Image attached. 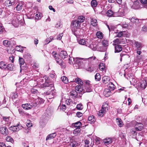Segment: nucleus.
<instances>
[{
    "instance_id": "obj_1",
    "label": "nucleus",
    "mask_w": 147,
    "mask_h": 147,
    "mask_svg": "<svg viewBox=\"0 0 147 147\" xmlns=\"http://www.w3.org/2000/svg\"><path fill=\"white\" fill-rule=\"evenodd\" d=\"M71 30L74 34L77 36L79 35V31L77 30V29H79L80 26L81 24L77 20L74 21L71 23Z\"/></svg>"
},
{
    "instance_id": "obj_2",
    "label": "nucleus",
    "mask_w": 147,
    "mask_h": 147,
    "mask_svg": "<svg viewBox=\"0 0 147 147\" xmlns=\"http://www.w3.org/2000/svg\"><path fill=\"white\" fill-rule=\"evenodd\" d=\"M49 113V111H46L44 114L42 116L41 118V120L40 121L41 123H45L47 121L48 118V115Z\"/></svg>"
},
{
    "instance_id": "obj_3",
    "label": "nucleus",
    "mask_w": 147,
    "mask_h": 147,
    "mask_svg": "<svg viewBox=\"0 0 147 147\" xmlns=\"http://www.w3.org/2000/svg\"><path fill=\"white\" fill-rule=\"evenodd\" d=\"M55 90L53 89L51 90H49V91L47 92L46 94L47 95V98L49 99L53 98L54 97L55 94Z\"/></svg>"
},
{
    "instance_id": "obj_4",
    "label": "nucleus",
    "mask_w": 147,
    "mask_h": 147,
    "mask_svg": "<svg viewBox=\"0 0 147 147\" xmlns=\"http://www.w3.org/2000/svg\"><path fill=\"white\" fill-rule=\"evenodd\" d=\"M70 96L73 98H78L81 96L80 94H79L78 92L76 90H73L69 92Z\"/></svg>"
},
{
    "instance_id": "obj_5",
    "label": "nucleus",
    "mask_w": 147,
    "mask_h": 147,
    "mask_svg": "<svg viewBox=\"0 0 147 147\" xmlns=\"http://www.w3.org/2000/svg\"><path fill=\"white\" fill-rule=\"evenodd\" d=\"M42 80L43 79L40 80L39 82H37V85H40V86L42 88L49 87H51L53 86V85L52 84H50L48 83L45 82L44 83H42Z\"/></svg>"
},
{
    "instance_id": "obj_6",
    "label": "nucleus",
    "mask_w": 147,
    "mask_h": 147,
    "mask_svg": "<svg viewBox=\"0 0 147 147\" xmlns=\"http://www.w3.org/2000/svg\"><path fill=\"white\" fill-rule=\"evenodd\" d=\"M137 85L138 87L144 89L147 85V82L146 80H142L140 82L137 83Z\"/></svg>"
},
{
    "instance_id": "obj_7",
    "label": "nucleus",
    "mask_w": 147,
    "mask_h": 147,
    "mask_svg": "<svg viewBox=\"0 0 147 147\" xmlns=\"http://www.w3.org/2000/svg\"><path fill=\"white\" fill-rule=\"evenodd\" d=\"M75 89L77 92H78L79 94L82 95V93H84V90L82 85L77 86L75 87Z\"/></svg>"
},
{
    "instance_id": "obj_8",
    "label": "nucleus",
    "mask_w": 147,
    "mask_h": 147,
    "mask_svg": "<svg viewBox=\"0 0 147 147\" xmlns=\"http://www.w3.org/2000/svg\"><path fill=\"white\" fill-rule=\"evenodd\" d=\"M0 132L2 134L7 135L8 134V130L5 126H2L0 127Z\"/></svg>"
},
{
    "instance_id": "obj_9",
    "label": "nucleus",
    "mask_w": 147,
    "mask_h": 147,
    "mask_svg": "<svg viewBox=\"0 0 147 147\" xmlns=\"http://www.w3.org/2000/svg\"><path fill=\"white\" fill-rule=\"evenodd\" d=\"M20 16L19 15H15L13 17L12 23L15 24L19 23L20 21Z\"/></svg>"
},
{
    "instance_id": "obj_10",
    "label": "nucleus",
    "mask_w": 147,
    "mask_h": 147,
    "mask_svg": "<svg viewBox=\"0 0 147 147\" xmlns=\"http://www.w3.org/2000/svg\"><path fill=\"white\" fill-rule=\"evenodd\" d=\"M16 0H14V1L13 0H6L5 2V5L6 6H9L11 5H14L15 3V1Z\"/></svg>"
},
{
    "instance_id": "obj_11",
    "label": "nucleus",
    "mask_w": 147,
    "mask_h": 147,
    "mask_svg": "<svg viewBox=\"0 0 147 147\" xmlns=\"http://www.w3.org/2000/svg\"><path fill=\"white\" fill-rule=\"evenodd\" d=\"M80 60L79 58H78L75 59L73 57H70L69 59L70 64H73V61H74L76 63H78L80 62Z\"/></svg>"
},
{
    "instance_id": "obj_12",
    "label": "nucleus",
    "mask_w": 147,
    "mask_h": 147,
    "mask_svg": "<svg viewBox=\"0 0 147 147\" xmlns=\"http://www.w3.org/2000/svg\"><path fill=\"white\" fill-rule=\"evenodd\" d=\"M22 107L23 109L28 110L31 109L32 107V105L30 104L27 103L23 104Z\"/></svg>"
},
{
    "instance_id": "obj_13",
    "label": "nucleus",
    "mask_w": 147,
    "mask_h": 147,
    "mask_svg": "<svg viewBox=\"0 0 147 147\" xmlns=\"http://www.w3.org/2000/svg\"><path fill=\"white\" fill-rule=\"evenodd\" d=\"M109 107V105H108V103H104L103 104L101 109L105 112H106L108 111Z\"/></svg>"
},
{
    "instance_id": "obj_14",
    "label": "nucleus",
    "mask_w": 147,
    "mask_h": 147,
    "mask_svg": "<svg viewBox=\"0 0 147 147\" xmlns=\"http://www.w3.org/2000/svg\"><path fill=\"white\" fill-rule=\"evenodd\" d=\"M88 120L89 121V122L91 123H94L96 121V119L94 117L93 115H91L88 117Z\"/></svg>"
},
{
    "instance_id": "obj_15",
    "label": "nucleus",
    "mask_w": 147,
    "mask_h": 147,
    "mask_svg": "<svg viewBox=\"0 0 147 147\" xmlns=\"http://www.w3.org/2000/svg\"><path fill=\"white\" fill-rule=\"evenodd\" d=\"M59 55L63 59H64L65 58L67 57V53L65 51H61Z\"/></svg>"
},
{
    "instance_id": "obj_16",
    "label": "nucleus",
    "mask_w": 147,
    "mask_h": 147,
    "mask_svg": "<svg viewBox=\"0 0 147 147\" xmlns=\"http://www.w3.org/2000/svg\"><path fill=\"white\" fill-rule=\"evenodd\" d=\"M122 49V48L121 45H117L115 47V53H119L121 51Z\"/></svg>"
},
{
    "instance_id": "obj_17",
    "label": "nucleus",
    "mask_w": 147,
    "mask_h": 147,
    "mask_svg": "<svg viewBox=\"0 0 147 147\" xmlns=\"http://www.w3.org/2000/svg\"><path fill=\"white\" fill-rule=\"evenodd\" d=\"M86 46L88 47L93 51H95L96 50V45L94 44H93L92 43L91 44H87Z\"/></svg>"
},
{
    "instance_id": "obj_18",
    "label": "nucleus",
    "mask_w": 147,
    "mask_h": 147,
    "mask_svg": "<svg viewBox=\"0 0 147 147\" xmlns=\"http://www.w3.org/2000/svg\"><path fill=\"white\" fill-rule=\"evenodd\" d=\"M103 94L106 97L109 96L111 94L110 90L109 89H105L104 91Z\"/></svg>"
},
{
    "instance_id": "obj_19",
    "label": "nucleus",
    "mask_w": 147,
    "mask_h": 147,
    "mask_svg": "<svg viewBox=\"0 0 147 147\" xmlns=\"http://www.w3.org/2000/svg\"><path fill=\"white\" fill-rule=\"evenodd\" d=\"M143 128V126L140 124H136L135 125V129L137 131L141 130Z\"/></svg>"
},
{
    "instance_id": "obj_20",
    "label": "nucleus",
    "mask_w": 147,
    "mask_h": 147,
    "mask_svg": "<svg viewBox=\"0 0 147 147\" xmlns=\"http://www.w3.org/2000/svg\"><path fill=\"white\" fill-rule=\"evenodd\" d=\"M56 134L55 133L49 134L47 136L46 140H51L54 138L56 136Z\"/></svg>"
},
{
    "instance_id": "obj_21",
    "label": "nucleus",
    "mask_w": 147,
    "mask_h": 147,
    "mask_svg": "<svg viewBox=\"0 0 147 147\" xmlns=\"http://www.w3.org/2000/svg\"><path fill=\"white\" fill-rule=\"evenodd\" d=\"M92 90L90 85H85L84 92H91Z\"/></svg>"
},
{
    "instance_id": "obj_22",
    "label": "nucleus",
    "mask_w": 147,
    "mask_h": 147,
    "mask_svg": "<svg viewBox=\"0 0 147 147\" xmlns=\"http://www.w3.org/2000/svg\"><path fill=\"white\" fill-rule=\"evenodd\" d=\"M25 47H21L20 46H17L16 47V50L17 51L20 52L21 53L23 52V50Z\"/></svg>"
},
{
    "instance_id": "obj_23",
    "label": "nucleus",
    "mask_w": 147,
    "mask_h": 147,
    "mask_svg": "<svg viewBox=\"0 0 147 147\" xmlns=\"http://www.w3.org/2000/svg\"><path fill=\"white\" fill-rule=\"evenodd\" d=\"M103 142L105 144H109L112 142V140L110 138H106L103 140Z\"/></svg>"
},
{
    "instance_id": "obj_24",
    "label": "nucleus",
    "mask_w": 147,
    "mask_h": 147,
    "mask_svg": "<svg viewBox=\"0 0 147 147\" xmlns=\"http://www.w3.org/2000/svg\"><path fill=\"white\" fill-rule=\"evenodd\" d=\"M108 87L109 88V90H113L115 89L114 85L111 82H110L108 85Z\"/></svg>"
},
{
    "instance_id": "obj_25",
    "label": "nucleus",
    "mask_w": 147,
    "mask_h": 147,
    "mask_svg": "<svg viewBox=\"0 0 147 147\" xmlns=\"http://www.w3.org/2000/svg\"><path fill=\"white\" fill-rule=\"evenodd\" d=\"M134 45L136 47L137 49H141L142 47V43L137 41L135 42Z\"/></svg>"
},
{
    "instance_id": "obj_26",
    "label": "nucleus",
    "mask_w": 147,
    "mask_h": 147,
    "mask_svg": "<svg viewBox=\"0 0 147 147\" xmlns=\"http://www.w3.org/2000/svg\"><path fill=\"white\" fill-rule=\"evenodd\" d=\"M19 62L20 64V71L22 70V65H23L25 63V61L24 59L20 57L19 59Z\"/></svg>"
},
{
    "instance_id": "obj_27",
    "label": "nucleus",
    "mask_w": 147,
    "mask_h": 147,
    "mask_svg": "<svg viewBox=\"0 0 147 147\" xmlns=\"http://www.w3.org/2000/svg\"><path fill=\"white\" fill-rule=\"evenodd\" d=\"M6 63L5 62L1 61L0 62V68L2 69H5Z\"/></svg>"
},
{
    "instance_id": "obj_28",
    "label": "nucleus",
    "mask_w": 147,
    "mask_h": 147,
    "mask_svg": "<svg viewBox=\"0 0 147 147\" xmlns=\"http://www.w3.org/2000/svg\"><path fill=\"white\" fill-rule=\"evenodd\" d=\"M55 60L57 63L59 65H63L62 60L61 59L57 58V56H54Z\"/></svg>"
},
{
    "instance_id": "obj_29",
    "label": "nucleus",
    "mask_w": 147,
    "mask_h": 147,
    "mask_svg": "<svg viewBox=\"0 0 147 147\" xmlns=\"http://www.w3.org/2000/svg\"><path fill=\"white\" fill-rule=\"evenodd\" d=\"M3 120L7 122L8 124H9L11 123V120L9 117L3 116Z\"/></svg>"
},
{
    "instance_id": "obj_30",
    "label": "nucleus",
    "mask_w": 147,
    "mask_h": 147,
    "mask_svg": "<svg viewBox=\"0 0 147 147\" xmlns=\"http://www.w3.org/2000/svg\"><path fill=\"white\" fill-rule=\"evenodd\" d=\"M81 130L80 128H76L74 131V134L75 136H77L80 132Z\"/></svg>"
},
{
    "instance_id": "obj_31",
    "label": "nucleus",
    "mask_w": 147,
    "mask_h": 147,
    "mask_svg": "<svg viewBox=\"0 0 147 147\" xmlns=\"http://www.w3.org/2000/svg\"><path fill=\"white\" fill-rule=\"evenodd\" d=\"M110 80V78L107 76H104L102 78L103 82L105 84L107 83Z\"/></svg>"
},
{
    "instance_id": "obj_32",
    "label": "nucleus",
    "mask_w": 147,
    "mask_h": 147,
    "mask_svg": "<svg viewBox=\"0 0 147 147\" xmlns=\"http://www.w3.org/2000/svg\"><path fill=\"white\" fill-rule=\"evenodd\" d=\"M3 44L4 46L8 47L10 45V42L7 40H4L3 41Z\"/></svg>"
},
{
    "instance_id": "obj_33",
    "label": "nucleus",
    "mask_w": 147,
    "mask_h": 147,
    "mask_svg": "<svg viewBox=\"0 0 147 147\" xmlns=\"http://www.w3.org/2000/svg\"><path fill=\"white\" fill-rule=\"evenodd\" d=\"M91 5L92 7H95L97 5L98 3L96 0H92L91 2Z\"/></svg>"
},
{
    "instance_id": "obj_34",
    "label": "nucleus",
    "mask_w": 147,
    "mask_h": 147,
    "mask_svg": "<svg viewBox=\"0 0 147 147\" xmlns=\"http://www.w3.org/2000/svg\"><path fill=\"white\" fill-rule=\"evenodd\" d=\"M140 146L141 147H147V141L144 140L140 144Z\"/></svg>"
},
{
    "instance_id": "obj_35",
    "label": "nucleus",
    "mask_w": 147,
    "mask_h": 147,
    "mask_svg": "<svg viewBox=\"0 0 147 147\" xmlns=\"http://www.w3.org/2000/svg\"><path fill=\"white\" fill-rule=\"evenodd\" d=\"M13 65L12 64H8L7 66L6 65V69L12 71L13 69Z\"/></svg>"
},
{
    "instance_id": "obj_36",
    "label": "nucleus",
    "mask_w": 147,
    "mask_h": 147,
    "mask_svg": "<svg viewBox=\"0 0 147 147\" xmlns=\"http://www.w3.org/2000/svg\"><path fill=\"white\" fill-rule=\"evenodd\" d=\"M85 20V18L82 16H79L77 20L80 24L83 22Z\"/></svg>"
},
{
    "instance_id": "obj_37",
    "label": "nucleus",
    "mask_w": 147,
    "mask_h": 147,
    "mask_svg": "<svg viewBox=\"0 0 147 147\" xmlns=\"http://www.w3.org/2000/svg\"><path fill=\"white\" fill-rule=\"evenodd\" d=\"M61 79L62 82L65 84H67L68 82V78L65 76H62Z\"/></svg>"
},
{
    "instance_id": "obj_38",
    "label": "nucleus",
    "mask_w": 147,
    "mask_h": 147,
    "mask_svg": "<svg viewBox=\"0 0 147 147\" xmlns=\"http://www.w3.org/2000/svg\"><path fill=\"white\" fill-rule=\"evenodd\" d=\"M99 69L102 71H104L105 69V67L104 64L103 63H100L99 65Z\"/></svg>"
},
{
    "instance_id": "obj_39",
    "label": "nucleus",
    "mask_w": 147,
    "mask_h": 147,
    "mask_svg": "<svg viewBox=\"0 0 147 147\" xmlns=\"http://www.w3.org/2000/svg\"><path fill=\"white\" fill-rule=\"evenodd\" d=\"M74 126L76 128H80L82 126V124L81 122L78 121L74 123Z\"/></svg>"
},
{
    "instance_id": "obj_40",
    "label": "nucleus",
    "mask_w": 147,
    "mask_h": 147,
    "mask_svg": "<svg viewBox=\"0 0 147 147\" xmlns=\"http://www.w3.org/2000/svg\"><path fill=\"white\" fill-rule=\"evenodd\" d=\"M91 23L93 26H96L97 25V20L95 19H92L91 20Z\"/></svg>"
},
{
    "instance_id": "obj_41",
    "label": "nucleus",
    "mask_w": 147,
    "mask_h": 147,
    "mask_svg": "<svg viewBox=\"0 0 147 147\" xmlns=\"http://www.w3.org/2000/svg\"><path fill=\"white\" fill-rule=\"evenodd\" d=\"M106 14L107 16L111 17L113 16V13L112 11L109 10L107 11Z\"/></svg>"
},
{
    "instance_id": "obj_42",
    "label": "nucleus",
    "mask_w": 147,
    "mask_h": 147,
    "mask_svg": "<svg viewBox=\"0 0 147 147\" xmlns=\"http://www.w3.org/2000/svg\"><path fill=\"white\" fill-rule=\"evenodd\" d=\"M96 35L98 38L102 39L103 37L102 33L100 31L96 33Z\"/></svg>"
},
{
    "instance_id": "obj_43",
    "label": "nucleus",
    "mask_w": 147,
    "mask_h": 147,
    "mask_svg": "<svg viewBox=\"0 0 147 147\" xmlns=\"http://www.w3.org/2000/svg\"><path fill=\"white\" fill-rule=\"evenodd\" d=\"M95 78L96 81H99L100 79V75L99 73H97L95 76Z\"/></svg>"
},
{
    "instance_id": "obj_44",
    "label": "nucleus",
    "mask_w": 147,
    "mask_h": 147,
    "mask_svg": "<svg viewBox=\"0 0 147 147\" xmlns=\"http://www.w3.org/2000/svg\"><path fill=\"white\" fill-rule=\"evenodd\" d=\"M103 46L107 47L109 45V41L107 40H104L102 42Z\"/></svg>"
},
{
    "instance_id": "obj_45",
    "label": "nucleus",
    "mask_w": 147,
    "mask_h": 147,
    "mask_svg": "<svg viewBox=\"0 0 147 147\" xmlns=\"http://www.w3.org/2000/svg\"><path fill=\"white\" fill-rule=\"evenodd\" d=\"M22 3L18 4L16 7V9L17 11H19L22 9Z\"/></svg>"
},
{
    "instance_id": "obj_46",
    "label": "nucleus",
    "mask_w": 147,
    "mask_h": 147,
    "mask_svg": "<svg viewBox=\"0 0 147 147\" xmlns=\"http://www.w3.org/2000/svg\"><path fill=\"white\" fill-rule=\"evenodd\" d=\"M68 144H69L70 146L71 147H74L77 146L78 143H77L76 142L74 141H73L72 142L71 141V143L69 144V143H68Z\"/></svg>"
},
{
    "instance_id": "obj_47",
    "label": "nucleus",
    "mask_w": 147,
    "mask_h": 147,
    "mask_svg": "<svg viewBox=\"0 0 147 147\" xmlns=\"http://www.w3.org/2000/svg\"><path fill=\"white\" fill-rule=\"evenodd\" d=\"M105 112L103 110L101 109V110L99 111L98 113V116L100 117H102L104 114L105 113Z\"/></svg>"
},
{
    "instance_id": "obj_48",
    "label": "nucleus",
    "mask_w": 147,
    "mask_h": 147,
    "mask_svg": "<svg viewBox=\"0 0 147 147\" xmlns=\"http://www.w3.org/2000/svg\"><path fill=\"white\" fill-rule=\"evenodd\" d=\"M16 131H18L22 128V126L18 124L17 125H15Z\"/></svg>"
},
{
    "instance_id": "obj_49",
    "label": "nucleus",
    "mask_w": 147,
    "mask_h": 147,
    "mask_svg": "<svg viewBox=\"0 0 147 147\" xmlns=\"http://www.w3.org/2000/svg\"><path fill=\"white\" fill-rule=\"evenodd\" d=\"M113 45H116L120 43V39L119 38H116L115 40L113 41Z\"/></svg>"
},
{
    "instance_id": "obj_50",
    "label": "nucleus",
    "mask_w": 147,
    "mask_h": 147,
    "mask_svg": "<svg viewBox=\"0 0 147 147\" xmlns=\"http://www.w3.org/2000/svg\"><path fill=\"white\" fill-rule=\"evenodd\" d=\"M11 96L13 99H14L17 98L18 96L17 93L15 92L12 93Z\"/></svg>"
},
{
    "instance_id": "obj_51",
    "label": "nucleus",
    "mask_w": 147,
    "mask_h": 147,
    "mask_svg": "<svg viewBox=\"0 0 147 147\" xmlns=\"http://www.w3.org/2000/svg\"><path fill=\"white\" fill-rule=\"evenodd\" d=\"M78 43L80 45H84L86 44V41L85 40L82 39L79 40Z\"/></svg>"
},
{
    "instance_id": "obj_52",
    "label": "nucleus",
    "mask_w": 147,
    "mask_h": 147,
    "mask_svg": "<svg viewBox=\"0 0 147 147\" xmlns=\"http://www.w3.org/2000/svg\"><path fill=\"white\" fill-rule=\"evenodd\" d=\"M125 32V31H120L117 33V37H121L124 34V33Z\"/></svg>"
},
{
    "instance_id": "obj_53",
    "label": "nucleus",
    "mask_w": 147,
    "mask_h": 147,
    "mask_svg": "<svg viewBox=\"0 0 147 147\" xmlns=\"http://www.w3.org/2000/svg\"><path fill=\"white\" fill-rule=\"evenodd\" d=\"M42 14L41 13L38 12V13L36 14L35 16V18L36 19L39 20L41 18V16Z\"/></svg>"
},
{
    "instance_id": "obj_54",
    "label": "nucleus",
    "mask_w": 147,
    "mask_h": 147,
    "mask_svg": "<svg viewBox=\"0 0 147 147\" xmlns=\"http://www.w3.org/2000/svg\"><path fill=\"white\" fill-rule=\"evenodd\" d=\"M6 140L7 142H10L11 143H13V139L10 136H7L6 137Z\"/></svg>"
},
{
    "instance_id": "obj_55",
    "label": "nucleus",
    "mask_w": 147,
    "mask_h": 147,
    "mask_svg": "<svg viewBox=\"0 0 147 147\" xmlns=\"http://www.w3.org/2000/svg\"><path fill=\"white\" fill-rule=\"evenodd\" d=\"M75 82L77 83H80V85L83 84V82L81 81V80L78 78H76L75 80Z\"/></svg>"
},
{
    "instance_id": "obj_56",
    "label": "nucleus",
    "mask_w": 147,
    "mask_h": 147,
    "mask_svg": "<svg viewBox=\"0 0 147 147\" xmlns=\"http://www.w3.org/2000/svg\"><path fill=\"white\" fill-rule=\"evenodd\" d=\"M76 108L78 110H81L83 109V107L82 104H80L77 105Z\"/></svg>"
},
{
    "instance_id": "obj_57",
    "label": "nucleus",
    "mask_w": 147,
    "mask_h": 147,
    "mask_svg": "<svg viewBox=\"0 0 147 147\" xmlns=\"http://www.w3.org/2000/svg\"><path fill=\"white\" fill-rule=\"evenodd\" d=\"M130 21L131 22H133V23H137L138 21V19L136 18V19L135 18H132L131 19Z\"/></svg>"
},
{
    "instance_id": "obj_58",
    "label": "nucleus",
    "mask_w": 147,
    "mask_h": 147,
    "mask_svg": "<svg viewBox=\"0 0 147 147\" xmlns=\"http://www.w3.org/2000/svg\"><path fill=\"white\" fill-rule=\"evenodd\" d=\"M130 82L132 83L133 84H137V81L135 78H131L130 80Z\"/></svg>"
},
{
    "instance_id": "obj_59",
    "label": "nucleus",
    "mask_w": 147,
    "mask_h": 147,
    "mask_svg": "<svg viewBox=\"0 0 147 147\" xmlns=\"http://www.w3.org/2000/svg\"><path fill=\"white\" fill-rule=\"evenodd\" d=\"M54 39V38L52 36H50L47 38V40H49V41L47 44L49 43L52 40Z\"/></svg>"
},
{
    "instance_id": "obj_60",
    "label": "nucleus",
    "mask_w": 147,
    "mask_h": 147,
    "mask_svg": "<svg viewBox=\"0 0 147 147\" xmlns=\"http://www.w3.org/2000/svg\"><path fill=\"white\" fill-rule=\"evenodd\" d=\"M31 56V55L28 53H26L24 55V57L27 58H30Z\"/></svg>"
},
{
    "instance_id": "obj_61",
    "label": "nucleus",
    "mask_w": 147,
    "mask_h": 147,
    "mask_svg": "<svg viewBox=\"0 0 147 147\" xmlns=\"http://www.w3.org/2000/svg\"><path fill=\"white\" fill-rule=\"evenodd\" d=\"M72 102V100L70 99H67L65 101V104L67 105H69Z\"/></svg>"
},
{
    "instance_id": "obj_62",
    "label": "nucleus",
    "mask_w": 147,
    "mask_h": 147,
    "mask_svg": "<svg viewBox=\"0 0 147 147\" xmlns=\"http://www.w3.org/2000/svg\"><path fill=\"white\" fill-rule=\"evenodd\" d=\"M87 70L89 71L90 72H91L93 71L94 70V68L92 67H89L87 69Z\"/></svg>"
},
{
    "instance_id": "obj_63",
    "label": "nucleus",
    "mask_w": 147,
    "mask_h": 147,
    "mask_svg": "<svg viewBox=\"0 0 147 147\" xmlns=\"http://www.w3.org/2000/svg\"><path fill=\"white\" fill-rule=\"evenodd\" d=\"M23 147H29V144L28 142H23L22 143Z\"/></svg>"
},
{
    "instance_id": "obj_64",
    "label": "nucleus",
    "mask_w": 147,
    "mask_h": 147,
    "mask_svg": "<svg viewBox=\"0 0 147 147\" xmlns=\"http://www.w3.org/2000/svg\"><path fill=\"white\" fill-rule=\"evenodd\" d=\"M140 1L144 5V6L147 5V0H140Z\"/></svg>"
}]
</instances>
